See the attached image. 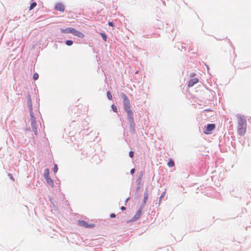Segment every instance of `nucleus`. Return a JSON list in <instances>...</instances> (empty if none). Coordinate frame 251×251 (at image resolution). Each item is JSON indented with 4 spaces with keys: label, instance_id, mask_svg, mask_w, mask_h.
Wrapping results in <instances>:
<instances>
[{
    "label": "nucleus",
    "instance_id": "1",
    "mask_svg": "<svg viewBox=\"0 0 251 251\" xmlns=\"http://www.w3.org/2000/svg\"><path fill=\"white\" fill-rule=\"evenodd\" d=\"M238 118V133L240 135H244L246 132L247 123L245 117L240 114L237 115Z\"/></svg>",
    "mask_w": 251,
    "mask_h": 251
},
{
    "label": "nucleus",
    "instance_id": "2",
    "mask_svg": "<svg viewBox=\"0 0 251 251\" xmlns=\"http://www.w3.org/2000/svg\"><path fill=\"white\" fill-rule=\"evenodd\" d=\"M121 96L123 99L124 108L125 110L126 111H128V110H131V109H130V101H129V99H128L127 97L124 93H122L121 94Z\"/></svg>",
    "mask_w": 251,
    "mask_h": 251
},
{
    "label": "nucleus",
    "instance_id": "3",
    "mask_svg": "<svg viewBox=\"0 0 251 251\" xmlns=\"http://www.w3.org/2000/svg\"><path fill=\"white\" fill-rule=\"evenodd\" d=\"M30 119H31V127L33 131L35 133V134L36 135L37 133V127H36V122H35V118L34 116L32 108L30 109Z\"/></svg>",
    "mask_w": 251,
    "mask_h": 251
},
{
    "label": "nucleus",
    "instance_id": "4",
    "mask_svg": "<svg viewBox=\"0 0 251 251\" xmlns=\"http://www.w3.org/2000/svg\"><path fill=\"white\" fill-rule=\"evenodd\" d=\"M215 125L214 124H208L203 128V132L206 134H211L212 131L215 129Z\"/></svg>",
    "mask_w": 251,
    "mask_h": 251
},
{
    "label": "nucleus",
    "instance_id": "5",
    "mask_svg": "<svg viewBox=\"0 0 251 251\" xmlns=\"http://www.w3.org/2000/svg\"><path fill=\"white\" fill-rule=\"evenodd\" d=\"M127 113V121L130 126H134V119L133 117V112L131 110L126 111Z\"/></svg>",
    "mask_w": 251,
    "mask_h": 251
},
{
    "label": "nucleus",
    "instance_id": "6",
    "mask_svg": "<svg viewBox=\"0 0 251 251\" xmlns=\"http://www.w3.org/2000/svg\"><path fill=\"white\" fill-rule=\"evenodd\" d=\"M79 225L85 228H92L94 226L93 224H89L84 221H80L78 222Z\"/></svg>",
    "mask_w": 251,
    "mask_h": 251
},
{
    "label": "nucleus",
    "instance_id": "7",
    "mask_svg": "<svg viewBox=\"0 0 251 251\" xmlns=\"http://www.w3.org/2000/svg\"><path fill=\"white\" fill-rule=\"evenodd\" d=\"M54 9L57 11L63 12L65 10V7L62 3L59 2L55 4Z\"/></svg>",
    "mask_w": 251,
    "mask_h": 251
},
{
    "label": "nucleus",
    "instance_id": "8",
    "mask_svg": "<svg viewBox=\"0 0 251 251\" xmlns=\"http://www.w3.org/2000/svg\"><path fill=\"white\" fill-rule=\"evenodd\" d=\"M72 33L73 35H74L79 38H83L84 37V35L82 32L76 30L74 28L73 29Z\"/></svg>",
    "mask_w": 251,
    "mask_h": 251
},
{
    "label": "nucleus",
    "instance_id": "9",
    "mask_svg": "<svg viewBox=\"0 0 251 251\" xmlns=\"http://www.w3.org/2000/svg\"><path fill=\"white\" fill-rule=\"evenodd\" d=\"M141 215H142V210L139 209L137 211L136 213L134 216V217H132V218L131 219V221L133 222L135 221L136 220L139 219L141 217Z\"/></svg>",
    "mask_w": 251,
    "mask_h": 251
},
{
    "label": "nucleus",
    "instance_id": "10",
    "mask_svg": "<svg viewBox=\"0 0 251 251\" xmlns=\"http://www.w3.org/2000/svg\"><path fill=\"white\" fill-rule=\"evenodd\" d=\"M199 81V80L198 78H194L190 79L188 82V86L189 87H192L195 84L197 83Z\"/></svg>",
    "mask_w": 251,
    "mask_h": 251
},
{
    "label": "nucleus",
    "instance_id": "11",
    "mask_svg": "<svg viewBox=\"0 0 251 251\" xmlns=\"http://www.w3.org/2000/svg\"><path fill=\"white\" fill-rule=\"evenodd\" d=\"M73 29V28H72V27H68V28H66L65 29H61V32H62L63 33H72Z\"/></svg>",
    "mask_w": 251,
    "mask_h": 251
},
{
    "label": "nucleus",
    "instance_id": "12",
    "mask_svg": "<svg viewBox=\"0 0 251 251\" xmlns=\"http://www.w3.org/2000/svg\"><path fill=\"white\" fill-rule=\"evenodd\" d=\"M47 183L50 186H53V181L50 176L45 178Z\"/></svg>",
    "mask_w": 251,
    "mask_h": 251
},
{
    "label": "nucleus",
    "instance_id": "13",
    "mask_svg": "<svg viewBox=\"0 0 251 251\" xmlns=\"http://www.w3.org/2000/svg\"><path fill=\"white\" fill-rule=\"evenodd\" d=\"M44 176L45 178L50 176V172L48 169H47L45 170Z\"/></svg>",
    "mask_w": 251,
    "mask_h": 251
},
{
    "label": "nucleus",
    "instance_id": "14",
    "mask_svg": "<svg viewBox=\"0 0 251 251\" xmlns=\"http://www.w3.org/2000/svg\"><path fill=\"white\" fill-rule=\"evenodd\" d=\"M167 165L169 167H173L175 166V163L172 159H170L168 162Z\"/></svg>",
    "mask_w": 251,
    "mask_h": 251
},
{
    "label": "nucleus",
    "instance_id": "15",
    "mask_svg": "<svg viewBox=\"0 0 251 251\" xmlns=\"http://www.w3.org/2000/svg\"><path fill=\"white\" fill-rule=\"evenodd\" d=\"M36 5H37L36 2H32L29 7V10H32Z\"/></svg>",
    "mask_w": 251,
    "mask_h": 251
},
{
    "label": "nucleus",
    "instance_id": "16",
    "mask_svg": "<svg viewBox=\"0 0 251 251\" xmlns=\"http://www.w3.org/2000/svg\"><path fill=\"white\" fill-rule=\"evenodd\" d=\"M144 203H146V201L148 200V194L147 192H145L144 194Z\"/></svg>",
    "mask_w": 251,
    "mask_h": 251
},
{
    "label": "nucleus",
    "instance_id": "17",
    "mask_svg": "<svg viewBox=\"0 0 251 251\" xmlns=\"http://www.w3.org/2000/svg\"><path fill=\"white\" fill-rule=\"evenodd\" d=\"M65 43L67 46H71L73 45V42L72 40H68L66 41Z\"/></svg>",
    "mask_w": 251,
    "mask_h": 251
},
{
    "label": "nucleus",
    "instance_id": "18",
    "mask_svg": "<svg viewBox=\"0 0 251 251\" xmlns=\"http://www.w3.org/2000/svg\"><path fill=\"white\" fill-rule=\"evenodd\" d=\"M107 96L109 100H111L112 99V96L109 91L107 92Z\"/></svg>",
    "mask_w": 251,
    "mask_h": 251
},
{
    "label": "nucleus",
    "instance_id": "19",
    "mask_svg": "<svg viewBox=\"0 0 251 251\" xmlns=\"http://www.w3.org/2000/svg\"><path fill=\"white\" fill-rule=\"evenodd\" d=\"M100 35L101 36L103 40L104 41H106L107 37H106V36L105 35V34L103 33H100Z\"/></svg>",
    "mask_w": 251,
    "mask_h": 251
},
{
    "label": "nucleus",
    "instance_id": "20",
    "mask_svg": "<svg viewBox=\"0 0 251 251\" xmlns=\"http://www.w3.org/2000/svg\"><path fill=\"white\" fill-rule=\"evenodd\" d=\"M38 77L39 75L37 73L34 74L33 76V78L34 80H37L38 78Z\"/></svg>",
    "mask_w": 251,
    "mask_h": 251
},
{
    "label": "nucleus",
    "instance_id": "21",
    "mask_svg": "<svg viewBox=\"0 0 251 251\" xmlns=\"http://www.w3.org/2000/svg\"><path fill=\"white\" fill-rule=\"evenodd\" d=\"M111 108H112L113 111H114L115 112H117V108L116 105L112 104L111 106Z\"/></svg>",
    "mask_w": 251,
    "mask_h": 251
},
{
    "label": "nucleus",
    "instance_id": "22",
    "mask_svg": "<svg viewBox=\"0 0 251 251\" xmlns=\"http://www.w3.org/2000/svg\"><path fill=\"white\" fill-rule=\"evenodd\" d=\"M57 171H58L57 166L56 165H55L54 166V168H53V172L55 173H57Z\"/></svg>",
    "mask_w": 251,
    "mask_h": 251
},
{
    "label": "nucleus",
    "instance_id": "23",
    "mask_svg": "<svg viewBox=\"0 0 251 251\" xmlns=\"http://www.w3.org/2000/svg\"><path fill=\"white\" fill-rule=\"evenodd\" d=\"M134 152L132 151H130L129 152V155L130 157L132 158L133 157Z\"/></svg>",
    "mask_w": 251,
    "mask_h": 251
},
{
    "label": "nucleus",
    "instance_id": "24",
    "mask_svg": "<svg viewBox=\"0 0 251 251\" xmlns=\"http://www.w3.org/2000/svg\"><path fill=\"white\" fill-rule=\"evenodd\" d=\"M115 217H116V215L115 214H114V213H112V214H111L110 215V217L111 218H115Z\"/></svg>",
    "mask_w": 251,
    "mask_h": 251
},
{
    "label": "nucleus",
    "instance_id": "25",
    "mask_svg": "<svg viewBox=\"0 0 251 251\" xmlns=\"http://www.w3.org/2000/svg\"><path fill=\"white\" fill-rule=\"evenodd\" d=\"M135 172V169H132L131 170H130V173L131 174H134Z\"/></svg>",
    "mask_w": 251,
    "mask_h": 251
},
{
    "label": "nucleus",
    "instance_id": "26",
    "mask_svg": "<svg viewBox=\"0 0 251 251\" xmlns=\"http://www.w3.org/2000/svg\"><path fill=\"white\" fill-rule=\"evenodd\" d=\"M195 75H196V74L194 73H192L190 74V76L194 77Z\"/></svg>",
    "mask_w": 251,
    "mask_h": 251
},
{
    "label": "nucleus",
    "instance_id": "27",
    "mask_svg": "<svg viewBox=\"0 0 251 251\" xmlns=\"http://www.w3.org/2000/svg\"><path fill=\"white\" fill-rule=\"evenodd\" d=\"M108 25H110V26H113V23H112V22H109V23H108Z\"/></svg>",
    "mask_w": 251,
    "mask_h": 251
},
{
    "label": "nucleus",
    "instance_id": "28",
    "mask_svg": "<svg viewBox=\"0 0 251 251\" xmlns=\"http://www.w3.org/2000/svg\"><path fill=\"white\" fill-rule=\"evenodd\" d=\"M121 209L122 210H126V208H125V207H124V206H122V207H121Z\"/></svg>",
    "mask_w": 251,
    "mask_h": 251
},
{
    "label": "nucleus",
    "instance_id": "29",
    "mask_svg": "<svg viewBox=\"0 0 251 251\" xmlns=\"http://www.w3.org/2000/svg\"><path fill=\"white\" fill-rule=\"evenodd\" d=\"M9 176H10V178L12 180H14V178L11 175H9Z\"/></svg>",
    "mask_w": 251,
    "mask_h": 251
}]
</instances>
